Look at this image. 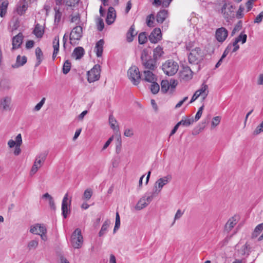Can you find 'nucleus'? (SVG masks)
I'll return each instance as SVG.
<instances>
[{"mask_svg": "<svg viewBox=\"0 0 263 263\" xmlns=\"http://www.w3.org/2000/svg\"><path fill=\"white\" fill-rule=\"evenodd\" d=\"M114 136H112L110 137L107 141L105 142V144L104 145L103 147H102V151L105 150L110 144L111 141L113 140Z\"/></svg>", "mask_w": 263, "mask_h": 263, "instance_id": "nucleus-62", "label": "nucleus"}, {"mask_svg": "<svg viewBox=\"0 0 263 263\" xmlns=\"http://www.w3.org/2000/svg\"><path fill=\"white\" fill-rule=\"evenodd\" d=\"M54 10L55 11L54 22L58 24L61 21L62 13L60 11L59 8H58L57 7L54 8Z\"/></svg>", "mask_w": 263, "mask_h": 263, "instance_id": "nucleus-39", "label": "nucleus"}, {"mask_svg": "<svg viewBox=\"0 0 263 263\" xmlns=\"http://www.w3.org/2000/svg\"><path fill=\"white\" fill-rule=\"evenodd\" d=\"M23 38L24 36L21 32L12 38V50L20 48L23 43Z\"/></svg>", "mask_w": 263, "mask_h": 263, "instance_id": "nucleus-13", "label": "nucleus"}, {"mask_svg": "<svg viewBox=\"0 0 263 263\" xmlns=\"http://www.w3.org/2000/svg\"><path fill=\"white\" fill-rule=\"evenodd\" d=\"M263 18V11H261L254 19V23L259 24L262 22Z\"/></svg>", "mask_w": 263, "mask_h": 263, "instance_id": "nucleus-58", "label": "nucleus"}, {"mask_svg": "<svg viewBox=\"0 0 263 263\" xmlns=\"http://www.w3.org/2000/svg\"><path fill=\"white\" fill-rule=\"evenodd\" d=\"M20 137L19 139H22V136H21V134H19L16 136V137H15V141H14L12 139H10L8 141V145L10 148H12L14 146L15 147V146L17 145V140L18 137Z\"/></svg>", "mask_w": 263, "mask_h": 263, "instance_id": "nucleus-46", "label": "nucleus"}, {"mask_svg": "<svg viewBox=\"0 0 263 263\" xmlns=\"http://www.w3.org/2000/svg\"><path fill=\"white\" fill-rule=\"evenodd\" d=\"M120 226V218L119 213L117 212L116 214V221L114 229V233H115L118 230Z\"/></svg>", "mask_w": 263, "mask_h": 263, "instance_id": "nucleus-49", "label": "nucleus"}, {"mask_svg": "<svg viewBox=\"0 0 263 263\" xmlns=\"http://www.w3.org/2000/svg\"><path fill=\"white\" fill-rule=\"evenodd\" d=\"M234 7L230 4H227L225 2L222 5L221 12L227 22H230L234 18Z\"/></svg>", "mask_w": 263, "mask_h": 263, "instance_id": "nucleus-5", "label": "nucleus"}, {"mask_svg": "<svg viewBox=\"0 0 263 263\" xmlns=\"http://www.w3.org/2000/svg\"><path fill=\"white\" fill-rule=\"evenodd\" d=\"M47 156V153L44 152L38 155L30 171L31 175L34 174L45 162Z\"/></svg>", "mask_w": 263, "mask_h": 263, "instance_id": "nucleus-7", "label": "nucleus"}, {"mask_svg": "<svg viewBox=\"0 0 263 263\" xmlns=\"http://www.w3.org/2000/svg\"><path fill=\"white\" fill-rule=\"evenodd\" d=\"M53 51L56 52H59V37L58 36H56L54 37L53 42Z\"/></svg>", "mask_w": 263, "mask_h": 263, "instance_id": "nucleus-47", "label": "nucleus"}, {"mask_svg": "<svg viewBox=\"0 0 263 263\" xmlns=\"http://www.w3.org/2000/svg\"><path fill=\"white\" fill-rule=\"evenodd\" d=\"M9 2L8 0H0V16L3 17L7 13Z\"/></svg>", "mask_w": 263, "mask_h": 263, "instance_id": "nucleus-24", "label": "nucleus"}, {"mask_svg": "<svg viewBox=\"0 0 263 263\" xmlns=\"http://www.w3.org/2000/svg\"><path fill=\"white\" fill-rule=\"evenodd\" d=\"M152 84L151 85V91L153 94H157L159 91L160 90V86L156 82V81H154V82H151Z\"/></svg>", "mask_w": 263, "mask_h": 263, "instance_id": "nucleus-41", "label": "nucleus"}, {"mask_svg": "<svg viewBox=\"0 0 263 263\" xmlns=\"http://www.w3.org/2000/svg\"><path fill=\"white\" fill-rule=\"evenodd\" d=\"M193 72L189 67H184L183 70L180 73V77L181 79L187 81L192 78Z\"/></svg>", "mask_w": 263, "mask_h": 263, "instance_id": "nucleus-16", "label": "nucleus"}, {"mask_svg": "<svg viewBox=\"0 0 263 263\" xmlns=\"http://www.w3.org/2000/svg\"><path fill=\"white\" fill-rule=\"evenodd\" d=\"M168 12L166 10L159 11L156 15V21L158 23L162 24L167 17Z\"/></svg>", "mask_w": 263, "mask_h": 263, "instance_id": "nucleus-23", "label": "nucleus"}, {"mask_svg": "<svg viewBox=\"0 0 263 263\" xmlns=\"http://www.w3.org/2000/svg\"><path fill=\"white\" fill-rule=\"evenodd\" d=\"M38 231H39V232L40 233V234L47 233V229L45 225L43 224H39Z\"/></svg>", "mask_w": 263, "mask_h": 263, "instance_id": "nucleus-61", "label": "nucleus"}, {"mask_svg": "<svg viewBox=\"0 0 263 263\" xmlns=\"http://www.w3.org/2000/svg\"><path fill=\"white\" fill-rule=\"evenodd\" d=\"M104 27V24L103 20L102 18H99L98 20V30L100 31H102Z\"/></svg>", "mask_w": 263, "mask_h": 263, "instance_id": "nucleus-59", "label": "nucleus"}, {"mask_svg": "<svg viewBox=\"0 0 263 263\" xmlns=\"http://www.w3.org/2000/svg\"><path fill=\"white\" fill-rule=\"evenodd\" d=\"M237 221L236 220L235 217H231L227 221L225 225V231L228 233L229 232L232 228L236 224Z\"/></svg>", "mask_w": 263, "mask_h": 263, "instance_id": "nucleus-26", "label": "nucleus"}, {"mask_svg": "<svg viewBox=\"0 0 263 263\" xmlns=\"http://www.w3.org/2000/svg\"><path fill=\"white\" fill-rule=\"evenodd\" d=\"M194 122V120L193 118H188L186 117H183L181 120L178 122L179 125H182L183 126L187 127L192 124Z\"/></svg>", "mask_w": 263, "mask_h": 263, "instance_id": "nucleus-28", "label": "nucleus"}, {"mask_svg": "<svg viewBox=\"0 0 263 263\" xmlns=\"http://www.w3.org/2000/svg\"><path fill=\"white\" fill-rule=\"evenodd\" d=\"M178 68L177 63L171 60L166 61L162 66L164 72L169 76L175 74L178 70Z\"/></svg>", "mask_w": 263, "mask_h": 263, "instance_id": "nucleus-2", "label": "nucleus"}, {"mask_svg": "<svg viewBox=\"0 0 263 263\" xmlns=\"http://www.w3.org/2000/svg\"><path fill=\"white\" fill-rule=\"evenodd\" d=\"M135 27L134 24H133L126 33V41L128 43H131L134 40V37L137 35V32L135 33Z\"/></svg>", "mask_w": 263, "mask_h": 263, "instance_id": "nucleus-25", "label": "nucleus"}, {"mask_svg": "<svg viewBox=\"0 0 263 263\" xmlns=\"http://www.w3.org/2000/svg\"><path fill=\"white\" fill-rule=\"evenodd\" d=\"M147 41V34L145 32H142L138 35V43L142 45L146 43Z\"/></svg>", "mask_w": 263, "mask_h": 263, "instance_id": "nucleus-36", "label": "nucleus"}, {"mask_svg": "<svg viewBox=\"0 0 263 263\" xmlns=\"http://www.w3.org/2000/svg\"><path fill=\"white\" fill-rule=\"evenodd\" d=\"M235 39L239 42H241L242 44H244L247 41V34L243 33V32H241L239 34V35Z\"/></svg>", "mask_w": 263, "mask_h": 263, "instance_id": "nucleus-52", "label": "nucleus"}, {"mask_svg": "<svg viewBox=\"0 0 263 263\" xmlns=\"http://www.w3.org/2000/svg\"><path fill=\"white\" fill-rule=\"evenodd\" d=\"M109 122L110 125V127L116 132H118L119 131V127L116 126L115 124L117 123V121L115 118L113 117L112 115H110L109 117Z\"/></svg>", "mask_w": 263, "mask_h": 263, "instance_id": "nucleus-35", "label": "nucleus"}, {"mask_svg": "<svg viewBox=\"0 0 263 263\" xmlns=\"http://www.w3.org/2000/svg\"><path fill=\"white\" fill-rule=\"evenodd\" d=\"M27 60L26 57H21L20 55H18L17 56L15 64L12 67L13 68H18L22 66L27 62Z\"/></svg>", "mask_w": 263, "mask_h": 263, "instance_id": "nucleus-27", "label": "nucleus"}, {"mask_svg": "<svg viewBox=\"0 0 263 263\" xmlns=\"http://www.w3.org/2000/svg\"><path fill=\"white\" fill-rule=\"evenodd\" d=\"M254 0H249L246 3V6L247 7V11H250L253 7V3Z\"/></svg>", "mask_w": 263, "mask_h": 263, "instance_id": "nucleus-60", "label": "nucleus"}, {"mask_svg": "<svg viewBox=\"0 0 263 263\" xmlns=\"http://www.w3.org/2000/svg\"><path fill=\"white\" fill-rule=\"evenodd\" d=\"M241 27H242V21H239L235 25V27L233 28V29L231 32V36H233L237 31H238L239 30H240L241 29Z\"/></svg>", "mask_w": 263, "mask_h": 263, "instance_id": "nucleus-50", "label": "nucleus"}, {"mask_svg": "<svg viewBox=\"0 0 263 263\" xmlns=\"http://www.w3.org/2000/svg\"><path fill=\"white\" fill-rule=\"evenodd\" d=\"M178 85V82L175 79H171L169 82V85L170 88V94L173 93L175 90V88Z\"/></svg>", "mask_w": 263, "mask_h": 263, "instance_id": "nucleus-44", "label": "nucleus"}, {"mask_svg": "<svg viewBox=\"0 0 263 263\" xmlns=\"http://www.w3.org/2000/svg\"><path fill=\"white\" fill-rule=\"evenodd\" d=\"M199 96L202 97V101H203L209 93L208 86L205 83H202L200 89L195 91Z\"/></svg>", "mask_w": 263, "mask_h": 263, "instance_id": "nucleus-19", "label": "nucleus"}, {"mask_svg": "<svg viewBox=\"0 0 263 263\" xmlns=\"http://www.w3.org/2000/svg\"><path fill=\"white\" fill-rule=\"evenodd\" d=\"M148 205V203H146L145 200V197H143L138 201L137 203L135 209L137 210H141L142 209L145 208Z\"/></svg>", "mask_w": 263, "mask_h": 263, "instance_id": "nucleus-33", "label": "nucleus"}, {"mask_svg": "<svg viewBox=\"0 0 263 263\" xmlns=\"http://www.w3.org/2000/svg\"><path fill=\"white\" fill-rule=\"evenodd\" d=\"M83 29L81 25L74 27L69 35L70 43L72 46L77 44V41L80 40L82 37Z\"/></svg>", "mask_w": 263, "mask_h": 263, "instance_id": "nucleus-6", "label": "nucleus"}, {"mask_svg": "<svg viewBox=\"0 0 263 263\" xmlns=\"http://www.w3.org/2000/svg\"><path fill=\"white\" fill-rule=\"evenodd\" d=\"M83 242V238L80 229H76L72 233L71 237V243L75 249L80 248Z\"/></svg>", "mask_w": 263, "mask_h": 263, "instance_id": "nucleus-3", "label": "nucleus"}, {"mask_svg": "<svg viewBox=\"0 0 263 263\" xmlns=\"http://www.w3.org/2000/svg\"><path fill=\"white\" fill-rule=\"evenodd\" d=\"M35 55L36 57L37 62L35 65V67H36L41 64L43 59V53L40 47H37L36 48Z\"/></svg>", "mask_w": 263, "mask_h": 263, "instance_id": "nucleus-29", "label": "nucleus"}, {"mask_svg": "<svg viewBox=\"0 0 263 263\" xmlns=\"http://www.w3.org/2000/svg\"><path fill=\"white\" fill-rule=\"evenodd\" d=\"M228 31L223 27L217 28L215 32V37L218 42L223 43L227 38Z\"/></svg>", "mask_w": 263, "mask_h": 263, "instance_id": "nucleus-11", "label": "nucleus"}, {"mask_svg": "<svg viewBox=\"0 0 263 263\" xmlns=\"http://www.w3.org/2000/svg\"><path fill=\"white\" fill-rule=\"evenodd\" d=\"M263 132V121L257 126L256 129L254 130L253 134L255 135H257Z\"/></svg>", "mask_w": 263, "mask_h": 263, "instance_id": "nucleus-55", "label": "nucleus"}, {"mask_svg": "<svg viewBox=\"0 0 263 263\" xmlns=\"http://www.w3.org/2000/svg\"><path fill=\"white\" fill-rule=\"evenodd\" d=\"M163 53V48L161 46H158L153 50V58L157 61Z\"/></svg>", "mask_w": 263, "mask_h": 263, "instance_id": "nucleus-31", "label": "nucleus"}, {"mask_svg": "<svg viewBox=\"0 0 263 263\" xmlns=\"http://www.w3.org/2000/svg\"><path fill=\"white\" fill-rule=\"evenodd\" d=\"M172 179L171 175H167L158 179L155 183L154 191L155 193L158 194L161 191L163 187L167 184Z\"/></svg>", "mask_w": 263, "mask_h": 263, "instance_id": "nucleus-9", "label": "nucleus"}, {"mask_svg": "<svg viewBox=\"0 0 263 263\" xmlns=\"http://www.w3.org/2000/svg\"><path fill=\"white\" fill-rule=\"evenodd\" d=\"M116 14L115 9L112 7H109L108 9L106 23L108 25L112 24L116 18Z\"/></svg>", "mask_w": 263, "mask_h": 263, "instance_id": "nucleus-15", "label": "nucleus"}, {"mask_svg": "<svg viewBox=\"0 0 263 263\" xmlns=\"http://www.w3.org/2000/svg\"><path fill=\"white\" fill-rule=\"evenodd\" d=\"M39 241L37 239L32 240L28 242L27 248L28 251L35 250L38 246Z\"/></svg>", "mask_w": 263, "mask_h": 263, "instance_id": "nucleus-37", "label": "nucleus"}, {"mask_svg": "<svg viewBox=\"0 0 263 263\" xmlns=\"http://www.w3.org/2000/svg\"><path fill=\"white\" fill-rule=\"evenodd\" d=\"M155 16L153 14H151L146 17V24L149 27H154V21Z\"/></svg>", "mask_w": 263, "mask_h": 263, "instance_id": "nucleus-48", "label": "nucleus"}, {"mask_svg": "<svg viewBox=\"0 0 263 263\" xmlns=\"http://www.w3.org/2000/svg\"><path fill=\"white\" fill-rule=\"evenodd\" d=\"M129 79L135 85H138L141 80L139 68L136 66H132L127 71Z\"/></svg>", "mask_w": 263, "mask_h": 263, "instance_id": "nucleus-4", "label": "nucleus"}, {"mask_svg": "<svg viewBox=\"0 0 263 263\" xmlns=\"http://www.w3.org/2000/svg\"><path fill=\"white\" fill-rule=\"evenodd\" d=\"M201 49L196 47L192 49L188 55L189 62L192 64H198L200 61Z\"/></svg>", "mask_w": 263, "mask_h": 263, "instance_id": "nucleus-10", "label": "nucleus"}, {"mask_svg": "<svg viewBox=\"0 0 263 263\" xmlns=\"http://www.w3.org/2000/svg\"><path fill=\"white\" fill-rule=\"evenodd\" d=\"M100 66L95 65L93 67L87 72V81L89 83H92L98 80L100 77Z\"/></svg>", "mask_w": 263, "mask_h": 263, "instance_id": "nucleus-8", "label": "nucleus"}, {"mask_svg": "<svg viewBox=\"0 0 263 263\" xmlns=\"http://www.w3.org/2000/svg\"><path fill=\"white\" fill-rule=\"evenodd\" d=\"M39 224L37 223L34 226H32L30 228V232L34 234L40 235V233L38 231Z\"/></svg>", "mask_w": 263, "mask_h": 263, "instance_id": "nucleus-54", "label": "nucleus"}, {"mask_svg": "<svg viewBox=\"0 0 263 263\" xmlns=\"http://www.w3.org/2000/svg\"><path fill=\"white\" fill-rule=\"evenodd\" d=\"M28 1L21 2V0L18 2L16 5V11L17 14L20 15H22L26 12L28 9Z\"/></svg>", "mask_w": 263, "mask_h": 263, "instance_id": "nucleus-14", "label": "nucleus"}, {"mask_svg": "<svg viewBox=\"0 0 263 263\" xmlns=\"http://www.w3.org/2000/svg\"><path fill=\"white\" fill-rule=\"evenodd\" d=\"M19 138H20V137H18V138H17V145L15 146V149L14 151V153H13L14 155L15 156H18L21 153V149L20 148V146H21V144H22V139H19Z\"/></svg>", "mask_w": 263, "mask_h": 263, "instance_id": "nucleus-43", "label": "nucleus"}, {"mask_svg": "<svg viewBox=\"0 0 263 263\" xmlns=\"http://www.w3.org/2000/svg\"><path fill=\"white\" fill-rule=\"evenodd\" d=\"M11 103V98L9 97H6L0 100V107L3 110H8L10 109V104Z\"/></svg>", "mask_w": 263, "mask_h": 263, "instance_id": "nucleus-20", "label": "nucleus"}, {"mask_svg": "<svg viewBox=\"0 0 263 263\" xmlns=\"http://www.w3.org/2000/svg\"><path fill=\"white\" fill-rule=\"evenodd\" d=\"M157 193L153 191V192L146 193L143 197H145V200L148 204L152 201L153 198L157 195Z\"/></svg>", "mask_w": 263, "mask_h": 263, "instance_id": "nucleus-42", "label": "nucleus"}, {"mask_svg": "<svg viewBox=\"0 0 263 263\" xmlns=\"http://www.w3.org/2000/svg\"><path fill=\"white\" fill-rule=\"evenodd\" d=\"M221 118L219 116L215 117L212 121V126L213 127H216L217 126L220 122Z\"/></svg>", "mask_w": 263, "mask_h": 263, "instance_id": "nucleus-56", "label": "nucleus"}, {"mask_svg": "<svg viewBox=\"0 0 263 263\" xmlns=\"http://www.w3.org/2000/svg\"><path fill=\"white\" fill-rule=\"evenodd\" d=\"M71 63L69 60H66L63 66L62 71L65 74L68 73L71 69Z\"/></svg>", "mask_w": 263, "mask_h": 263, "instance_id": "nucleus-40", "label": "nucleus"}, {"mask_svg": "<svg viewBox=\"0 0 263 263\" xmlns=\"http://www.w3.org/2000/svg\"><path fill=\"white\" fill-rule=\"evenodd\" d=\"M149 52L148 49H143L141 53V60L145 68L153 70L157 67V61L154 58H151V57L149 55Z\"/></svg>", "mask_w": 263, "mask_h": 263, "instance_id": "nucleus-1", "label": "nucleus"}, {"mask_svg": "<svg viewBox=\"0 0 263 263\" xmlns=\"http://www.w3.org/2000/svg\"><path fill=\"white\" fill-rule=\"evenodd\" d=\"M85 53V50L82 47H77L73 51L72 56L76 60L81 59Z\"/></svg>", "mask_w": 263, "mask_h": 263, "instance_id": "nucleus-22", "label": "nucleus"}, {"mask_svg": "<svg viewBox=\"0 0 263 263\" xmlns=\"http://www.w3.org/2000/svg\"><path fill=\"white\" fill-rule=\"evenodd\" d=\"M161 91L165 93L168 92L170 93L169 81L166 80H163L161 82Z\"/></svg>", "mask_w": 263, "mask_h": 263, "instance_id": "nucleus-32", "label": "nucleus"}, {"mask_svg": "<svg viewBox=\"0 0 263 263\" xmlns=\"http://www.w3.org/2000/svg\"><path fill=\"white\" fill-rule=\"evenodd\" d=\"M45 98H43L41 101L35 105L34 107V110L36 111L40 110V109L42 108V107L45 103Z\"/></svg>", "mask_w": 263, "mask_h": 263, "instance_id": "nucleus-57", "label": "nucleus"}, {"mask_svg": "<svg viewBox=\"0 0 263 263\" xmlns=\"http://www.w3.org/2000/svg\"><path fill=\"white\" fill-rule=\"evenodd\" d=\"M80 0H64L65 5L69 7H74L78 5Z\"/></svg>", "mask_w": 263, "mask_h": 263, "instance_id": "nucleus-51", "label": "nucleus"}, {"mask_svg": "<svg viewBox=\"0 0 263 263\" xmlns=\"http://www.w3.org/2000/svg\"><path fill=\"white\" fill-rule=\"evenodd\" d=\"M144 78L141 79L142 81H144L149 83L154 82L157 80V77L152 71L149 70H144L143 72Z\"/></svg>", "mask_w": 263, "mask_h": 263, "instance_id": "nucleus-18", "label": "nucleus"}, {"mask_svg": "<svg viewBox=\"0 0 263 263\" xmlns=\"http://www.w3.org/2000/svg\"><path fill=\"white\" fill-rule=\"evenodd\" d=\"M149 41L152 43H157L162 39V33L160 28H155L148 36Z\"/></svg>", "mask_w": 263, "mask_h": 263, "instance_id": "nucleus-12", "label": "nucleus"}, {"mask_svg": "<svg viewBox=\"0 0 263 263\" xmlns=\"http://www.w3.org/2000/svg\"><path fill=\"white\" fill-rule=\"evenodd\" d=\"M77 21H78V22H80V15L79 13L77 14L74 16L71 15V22L73 23Z\"/></svg>", "mask_w": 263, "mask_h": 263, "instance_id": "nucleus-63", "label": "nucleus"}, {"mask_svg": "<svg viewBox=\"0 0 263 263\" xmlns=\"http://www.w3.org/2000/svg\"><path fill=\"white\" fill-rule=\"evenodd\" d=\"M68 194H66L63 199L62 203V214L64 218L67 216L70 210L68 208Z\"/></svg>", "mask_w": 263, "mask_h": 263, "instance_id": "nucleus-17", "label": "nucleus"}, {"mask_svg": "<svg viewBox=\"0 0 263 263\" xmlns=\"http://www.w3.org/2000/svg\"><path fill=\"white\" fill-rule=\"evenodd\" d=\"M104 40L102 39L98 41L96 44L95 50L97 57H101L103 51Z\"/></svg>", "mask_w": 263, "mask_h": 263, "instance_id": "nucleus-21", "label": "nucleus"}, {"mask_svg": "<svg viewBox=\"0 0 263 263\" xmlns=\"http://www.w3.org/2000/svg\"><path fill=\"white\" fill-rule=\"evenodd\" d=\"M109 223H110V222L108 219L104 221L103 225L102 226V227H101V229L100 232H99V236L100 237L102 236L106 233L107 230L108 228L109 227Z\"/></svg>", "mask_w": 263, "mask_h": 263, "instance_id": "nucleus-34", "label": "nucleus"}, {"mask_svg": "<svg viewBox=\"0 0 263 263\" xmlns=\"http://www.w3.org/2000/svg\"><path fill=\"white\" fill-rule=\"evenodd\" d=\"M92 190L90 188L87 189L84 193L83 199L86 200H89L92 195Z\"/></svg>", "mask_w": 263, "mask_h": 263, "instance_id": "nucleus-45", "label": "nucleus"}, {"mask_svg": "<svg viewBox=\"0 0 263 263\" xmlns=\"http://www.w3.org/2000/svg\"><path fill=\"white\" fill-rule=\"evenodd\" d=\"M34 44V42L32 40H29L26 43V48L27 49L32 48Z\"/></svg>", "mask_w": 263, "mask_h": 263, "instance_id": "nucleus-64", "label": "nucleus"}, {"mask_svg": "<svg viewBox=\"0 0 263 263\" xmlns=\"http://www.w3.org/2000/svg\"><path fill=\"white\" fill-rule=\"evenodd\" d=\"M263 230V223L258 224L255 228L252 235V238H256Z\"/></svg>", "mask_w": 263, "mask_h": 263, "instance_id": "nucleus-38", "label": "nucleus"}, {"mask_svg": "<svg viewBox=\"0 0 263 263\" xmlns=\"http://www.w3.org/2000/svg\"><path fill=\"white\" fill-rule=\"evenodd\" d=\"M244 10V7L242 6V5H240L236 14V16L238 19L242 18L243 17L244 14L243 13V12Z\"/></svg>", "mask_w": 263, "mask_h": 263, "instance_id": "nucleus-53", "label": "nucleus"}, {"mask_svg": "<svg viewBox=\"0 0 263 263\" xmlns=\"http://www.w3.org/2000/svg\"><path fill=\"white\" fill-rule=\"evenodd\" d=\"M44 30L42 26L39 24H36L33 31V33L38 38H41L44 34Z\"/></svg>", "mask_w": 263, "mask_h": 263, "instance_id": "nucleus-30", "label": "nucleus"}]
</instances>
